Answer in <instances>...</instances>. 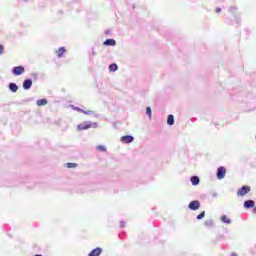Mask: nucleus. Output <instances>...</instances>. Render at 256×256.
Masks as SVG:
<instances>
[{
	"mask_svg": "<svg viewBox=\"0 0 256 256\" xmlns=\"http://www.w3.org/2000/svg\"><path fill=\"white\" fill-rule=\"evenodd\" d=\"M221 221L223 223H227L228 225L231 224V219H229V217H227V215L222 216Z\"/></svg>",
	"mask_w": 256,
	"mask_h": 256,
	"instance_id": "17",
	"label": "nucleus"
},
{
	"mask_svg": "<svg viewBox=\"0 0 256 256\" xmlns=\"http://www.w3.org/2000/svg\"><path fill=\"white\" fill-rule=\"evenodd\" d=\"M12 73H13V75H16V76L23 75V73H25V67H23V66L14 67L12 69Z\"/></svg>",
	"mask_w": 256,
	"mask_h": 256,
	"instance_id": "5",
	"label": "nucleus"
},
{
	"mask_svg": "<svg viewBox=\"0 0 256 256\" xmlns=\"http://www.w3.org/2000/svg\"><path fill=\"white\" fill-rule=\"evenodd\" d=\"M231 256H238V255H237V253H232V255H231Z\"/></svg>",
	"mask_w": 256,
	"mask_h": 256,
	"instance_id": "26",
	"label": "nucleus"
},
{
	"mask_svg": "<svg viewBox=\"0 0 256 256\" xmlns=\"http://www.w3.org/2000/svg\"><path fill=\"white\" fill-rule=\"evenodd\" d=\"M250 192H251V187L242 186V188L238 189L237 195L238 197H245V195H247V193H250Z\"/></svg>",
	"mask_w": 256,
	"mask_h": 256,
	"instance_id": "2",
	"label": "nucleus"
},
{
	"mask_svg": "<svg viewBox=\"0 0 256 256\" xmlns=\"http://www.w3.org/2000/svg\"><path fill=\"white\" fill-rule=\"evenodd\" d=\"M3 51H5V48L3 47V45H0V55H3Z\"/></svg>",
	"mask_w": 256,
	"mask_h": 256,
	"instance_id": "23",
	"label": "nucleus"
},
{
	"mask_svg": "<svg viewBox=\"0 0 256 256\" xmlns=\"http://www.w3.org/2000/svg\"><path fill=\"white\" fill-rule=\"evenodd\" d=\"M253 213L256 214V206L253 208Z\"/></svg>",
	"mask_w": 256,
	"mask_h": 256,
	"instance_id": "25",
	"label": "nucleus"
},
{
	"mask_svg": "<svg viewBox=\"0 0 256 256\" xmlns=\"http://www.w3.org/2000/svg\"><path fill=\"white\" fill-rule=\"evenodd\" d=\"M101 253H103L101 248H95L88 254V256H99Z\"/></svg>",
	"mask_w": 256,
	"mask_h": 256,
	"instance_id": "8",
	"label": "nucleus"
},
{
	"mask_svg": "<svg viewBox=\"0 0 256 256\" xmlns=\"http://www.w3.org/2000/svg\"><path fill=\"white\" fill-rule=\"evenodd\" d=\"M216 13H221V8H216Z\"/></svg>",
	"mask_w": 256,
	"mask_h": 256,
	"instance_id": "24",
	"label": "nucleus"
},
{
	"mask_svg": "<svg viewBox=\"0 0 256 256\" xmlns=\"http://www.w3.org/2000/svg\"><path fill=\"white\" fill-rule=\"evenodd\" d=\"M205 217V211L201 212L198 216H197V219L198 220H201Z\"/></svg>",
	"mask_w": 256,
	"mask_h": 256,
	"instance_id": "22",
	"label": "nucleus"
},
{
	"mask_svg": "<svg viewBox=\"0 0 256 256\" xmlns=\"http://www.w3.org/2000/svg\"><path fill=\"white\" fill-rule=\"evenodd\" d=\"M66 167H67L68 169H75V167H77V163H71V162H69V163L66 164Z\"/></svg>",
	"mask_w": 256,
	"mask_h": 256,
	"instance_id": "19",
	"label": "nucleus"
},
{
	"mask_svg": "<svg viewBox=\"0 0 256 256\" xmlns=\"http://www.w3.org/2000/svg\"><path fill=\"white\" fill-rule=\"evenodd\" d=\"M76 111H79V113H84V115H91V113H93L91 110L85 111L81 108H76Z\"/></svg>",
	"mask_w": 256,
	"mask_h": 256,
	"instance_id": "14",
	"label": "nucleus"
},
{
	"mask_svg": "<svg viewBox=\"0 0 256 256\" xmlns=\"http://www.w3.org/2000/svg\"><path fill=\"white\" fill-rule=\"evenodd\" d=\"M38 107H42L43 105H47V99H40L37 101Z\"/></svg>",
	"mask_w": 256,
	"mask_h": 256,
	"instance_id": "15",
	"label": "nucleus"
},
{
	"mask_svg": "<svg viewBox=\"0 0 256 256\" xmlns=\"http://www.w3.org/2000/svg\"><path fill=\"white\" fill-rule=\"evenodd\" d=\"M9 89H10V91H12L13 93H17V91L19 90V87H18L17 84H15V83H10V84H9Z\"/></svg>",
	"mask_w": 256,
	"mask_h": 256,
	"instance_id": "11",
	"label": "nucleus"
},
{
	"mask_svg": "<svg viewBox=\"0 0 256 256\" xmlns=\"http://www.w3.org/2000/svg\"><path fill=\"white\" fill-rule=\"evenodd\" d=\"M201 207V202L198 200H193L189 203L188 208L191 209V211H197Z\"/></svg>",
	"mask_w": 256,
	"mask_h": 256,
	"instance_id": "3",
	"label": "nucleus"
},
{
	"mask_svg": "<svg viewBox=\"0 0 256 256\" xmlns=\"http://www.w3.org/2000/svg\"><path fill=\"white\" fill-rule=\"evenodd\" d=\"M120 140L122 143H133L134 138L131 135H126L122 136Z\"/></svg>",
	"mask_w": 256,
	"mask_h": 256,
	"instance_id": "6",
	"label": "nucleus"
},
{
	"mask_svg": "<svg viewBox=\"0 0 256 256\" xmlns=\"http://www.w3.org/2000/svg\"><path fill=\"white\" fill-rule=\"evenodd\" d=\"M118 67L117 64L113 63L109 66V71H117Z\"/></svg>",
	"mask_w": 256,
	"mask_h": 256,
	"instance_id": "20",
	"label": "nucleus"
},
{
	"mask_svg": "<svg viewBox=\"0 0 256 256\" xmlns=\"http://www.w3.org/2000/svg\"><path fill=\"white\" fill-rule=\"evenodd\" d=\"M116 43H117V42H116L114 39H107V40L104 42V45L113 47L114 45H116Z\"/></svg>",
	"mask_w": 256,
	"mask_h": 256,
	"instance_id": "12",
	"label": "nucleus"
},
{
	"mask_svg": "<svg viewBox=\"0 0 256 256\" xmlns=\"http://www.w3.org/2000/svg\"><path fill=\"white\" fill-rule=\"evenodd\" d=\"M33 85V80L32 79H26L24 82H23V89H31Z\"/></svg>",
	"mask_w": 256,
	"mask_h": 256,
	"instance_id": "7",
	"label": "nucleus"
},
{
	"mask_svg": "<svg viewBox=\"0 0 256 256\" xmlns=\"http://www.w3.org/2000/svg\"><path fill=\"white\" fill-rule=\"evenodd\" d=\"M146 114L148 115L149 119H151V107L146 108Z\"/></svg>",
	"mask_w": 256,
	"mask_h": 256,
	"instance_id": "21",
	"label": "nucleus"
},
{
	"mask_svg": "<svg viewBox=\"0 0 256 256\" xmlns=\"http://www.w3.org/2000/svg\"><path fill=\"white\" fill-rule=\"evenodd\" d=\"M66 52H67V50L65 49V47H60V48L56 51L58 57H60V58L63 57V55H65Z\"/></svg>",
	"mask_w": 256,
	"mask_h": 256,
	"instance_id": "10",
	"label": "nucleus"
},
{
	"mask_svg": "<svg viewBox=\"0 0 256 256\" xmlns=\"http://www.w3.org/2000/svg\"><path fill=\"white\" fill-rule=\"evenodd\" d=\"M167 123L168 125H174L175 124V118L173 117V115H168V119H167Z\"/></svg>",
	"mask_w": 256,
	"mask_h": 256,
	"instance_id": "13",
	"label": "nucleus"
},
{
	"mask_svg": "<svg viewBox=\"0 0 256 256\" xmlns=\"http://www.w3.org/2000/svg\"><path fill=\"white\" fill-rule=\"evenodd\" d=\"M244 207L246 209H253V207H255V201L253 200H248L244 202Z\"/></svg>",
	"mask_w": 256,
	"mask_h": 256,
	"instance_id": "9",
	"label": "nucleus"
},
{
	"mask_svg": "<svg viewBox=\"0 0 256 256\" xmlns=\"http://www.w3.org/2000/svg\"><path fill=\"white\" fill-rule=\"evenodd\" d=\"M97 151H100L101 153H105V151H107V148H105V146L103 145H98L96 146Z\"/></svg>",
	"mask_w": 256,
	"mask_h": 256,
	"instance_id": "18",
	"label": "nucleus"
},
{
	"mask_svg": "<svg viewBox=\"0 0 256 256\" xmlns=\"http://www.w3.org/2000/svg\"><path fill=\"white\" fill-rule=\"evenodd\" d=\"M191 183H192V185H199V177L193 176L191 178Z\"/></svg>",
	"mask_w": 256,
	"mask_h": 256,
	"instance_id": "16",
	"label": "nucleus"
},
{
	"mask_svg": "<svg viewBox=\"0 0 256 256\" xmlns=\"http://www.w3.org/2000/svg\"><path fill=\"white\" fill-rule=\"evenodd\" d=\"M96 127H97L96 122L92 123L91 121H86V122H83V123L79 124L77 126V130L78 131H85V130L91 129V128L95 129Z\"/></svg>",
	"mask_w": 256,
	"mask_h": 256,
	"instance_id": "1",
	"label": "nucleus"
},
{
	"mask_svg": "<svg viewBox=\"0 0 256 256\" xmlns=\"http://www.w3.org/2000/svg\"><path fill=\"white\" fill-rule=\"evenodd\" d=\"M227 169L223 166H220L217 170V179H225Z\"/></svg>",
	"mask_w": 256,
	"mask_h": 256,
	"instance_id": "4",
	"label": "nucleus"
}]
</instances>
